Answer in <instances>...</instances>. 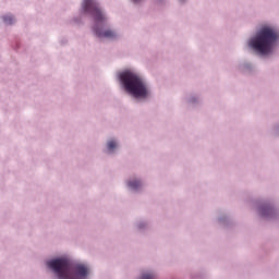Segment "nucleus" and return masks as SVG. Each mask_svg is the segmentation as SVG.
<instances>
[{"label": "nucleus", "instance_id": "nucleus-3", "mask_svg": "<svg viewBox=\"0 0 279 279\" xmlns=\"http://www.w3.org/2000/svg\"><path fill=\"white\" fill-rule=\"evenodd\" d=\"M120 81L123 84L125 90L133 97L145 99L149 95V88L147 84L135 72L124 71L120 74Z\"/></svg>", "mask_w": 279, "mask_h": 279}, {"label": "nucleus", "instance_id": "nucleus-2", "mask_svg": "<svg viewBox=\"0 0 279 279\" xmlns=\"http://www.w3.org/2000/svg\"><path fill=\"white\" fill-rule=\"evenodd\" d=\"M278 29L264 26L258 31L256 36L250 40V47L258 53L266 56V53H269L274 49V45L278 43Z\"/></svg>", "mask_w": 279, "mask_h": 279}, {"label": "nucleus", "instance_id": "nucleus-10", "mask_svg": "<svg viewBox=\"0 0 279 279\" xmlns=\"http://www.w3.org/2000/svg\"><path fill=\"white\" fill-rule=\"evenodd\" d=\"M135 3L138 2V0H133Z\"/></svg>", "mask_w": 279, "mask_h": 279}, {"label": "nucleus", "instance_id": "nucleus-9", "mask_svg": "<svg viewBox=\"0 0 279 279\" xmlns=\"http://www.w3.org/2000/svg\"><path fill=\"white\" fill-rule=\"evenodd\" d=\"M268 213H271V209H267Z\"/></svg>", "mask_w": 279, "mask_h": 279}, {"label": "nucleus", "instance_id": "nucleus-1", "mask_svg": "<svg viewBox=\"0 0 279 279\" xmlns=\"http://www.w3.org/2000/svg\"><path fill=\"white\" fill-rule=\"evenodd\" d=\"M59 279H86L90 269L85 264H71L66 258H57L47 263Z\"/></svg>", "mask_w": 279, "mask_h": 279}, {"label": "nucleus", "instance_id": "nucleus-4", "mask_svg": "<svg viewBox=\"0 0 279 279\" xmlns=\"http://www.w3.org/2000/svg\"><path fill=\"white\" fill-rule=\"evenodd\" d=\"M83 10L93 16L96 23L94 32L98 38H117V33H114V31L107 29L101 32V28H99V25H102L106 22V15H104L101 9H99V4H97L95 0H84Z\"/></svg>", "mask_w": 279, "mask_h": 279}, {"label": "nucleus", "instance_id": "nucleus-5", "mask_svg": "<svg viewBox=\"0 0 279 279\" xmlns=\"http://www.w3.org/2000/svg\"><path fill=\"white\" fill-rule=\"evenodd\" d=\"M3 21L7 25H12L14 23V17L12 15L3 16Z\"/></svg>", "mask_w": 279, "mask_h": 279}, {"label": "nucleus", "instance_id": "nucleus-7", "mask_svg": "<svg viewBox=\"0 0 279 279\" xmlns=\"http://www.w3.org/2000/svg\"><path fill=\"white\" fill-rule=\"evenodd\" d=\"M114 148H117V142L110 141V142L108 143V149H109V151H112V149H114Z\"/></svg>", "mask_w": 279, "mask_h": 279}, {"label": "nucleus", "instance_id": "nucleus-8", "mask_svg": "<svg viewBox=\"0 0 279 279\" xmlns=\"http://www.w3.org/2000/svg\"><path fill=\"white\" fill-rule=\"evenodd\" d=\"M142 279H156V275L155 274H144L142 276Z\"/></svg>", "mask_w": 279, "mask_h": 279}, {"label": "nucleus", "instance_id": "nucleus-6", "mask_svg": "<svg viewBox=\"0 0 279 279\" xmlns=\"http://www.w3.org/2000/svg\"><path fill=\"white\" fill-rule=\"evenodd\" d=\"M129 186H130V189L136 190L141 186V181H130Z\"/></svg>", "mask_w": 279, "mask_h": 279}]
</instances>
